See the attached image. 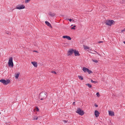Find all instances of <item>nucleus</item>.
<instances>
[{
  "label": "nucleus",
  "mask_w": 125,
  "mask_h": 125,
  "mask_svg": "<svg viewBox=\"0 0 125 125\" xmlns=\"http://www.w3.org/2000/svg\"><path fill=\"white\" fill-rule=\"evenodd\" d=\"M103 41H99L98 42V43H103Z\"/></svg>",
  "instance_id": "obj_31"
},
{
  "label": "nucleus",
  "mask_w": 125,
  "mask_h": 125,
  "mask_svg": "<svg viewBox=\"0 0 125 125\" xmlns=\"http://www.w3.org/2000/svg\"><path fill=\"white\" fill-rule=\"evenodd\" d=\"M114 21L113 20H108L106 21L105 23L106 25L110 26L114 24Z\"/></svg>",
  "instance_id": "obj_4"
},
{
  "label": "nucleus",
  "mask_w": 125,
  "mask_h": 125,
  "mask_svg": "<svg viewBox=\"0 0 125 125\" xmlns=\"http://www.w3.org/2000/svg\"><path fill=\"white\" fill-rule=\"evenodd\" d=\"M25 8V6L23 5H18L16 7V9L19 10Z\"/></svg>",
  "instance_id": "obj_6"
},
{
  "label": "nucleus",
  "mask_w": 125,
  "mask_h": 125,
  "mask_svg": "<svg viewBox=\"0 0 125 125\" xmlns=\"http://www.w3.org/2000/svg\"><path fill=\"white\" fill-rule=\"evenodd\" d=\"M47 96V93L44 91L41 92L39 94V97L41 100H44Z\"/></svg>",
  "instance_id": "obj_1"
},
{
  "label": "nucleus",
  "mask_w": 125,
  "mask_h": 125,
  "mask_svg": "<svg viewBox=\"0 0 125 125\" xmlns=\"http://www.w3.org/2000/svg\"><path fill=\"white\" fill-rule=\"evenodd\" d=\"M75 27H76V26L74 25L73 26V27H72L71 28V29H74L75 30Z\"/></svg>",
  "instance_id": "obj_27"
},
{
  "label": "nucleus",
  "mask_w": 125,
  "mask_h": 125,
  "mask_svg": "<svg viewBox=\"0 0 125 125\" xmlns=\"http://www.w3.org/2000/svg\"><path fill=\"white\" fill-rule=\"evenodd\" d=\"M74 54L75 55V56H79L80 55L78 52V51H76L75 50H74Z\"/></svg>",
  "instance_id": "obj_8"
},
{
  "label": "nucleus",
  "mask_w": 125,
  "mask_h": 125,
  "mask_svg": "<svg viewBox=\"0 0 125 125\" xmlns=\"http://www.w3.org/2000/svg\"><path fill=\"white\" fill-rule=\"evenodd\" d=\"M86 85L89 88H91L92 87V85L91 84L89 83L86 84Z\"/></svg>",
  "instance_id": "obj_19"
},
{
  "label": "nucleus",
  "mask_w": 125,
  "mask_h": 125,
  "mask_svg": "<svg viewBox=\"0 0 125 125\" xmlns=\"http://www.w3.org/2000/svg\"><path fill=\"white\" fill-rule=\"evenodd\" d=\"M83 71L85 72L87 71L88 70V69L86 68L85 67H83Z\"/></svg>",
  "instance_id": "obj_15"
},
{
  "label": "nucleus",
  "mask_w": 125,
  "mask_h": 125,
  "mask_svg": "<svg viewBox=\"0 0 125 125\" xmlns=\"http://www.w3.org/2000/svg\"><path fill=\"white\" fill-rule=\"evenodd\" d=\"M0 82L4 85H7L10 82V81L9 79H7L6 80L2 79L0 80Z\"/></svg>",
  "instance_id": "obj_2"
},
{
  "label": "nucleus",
  "mask_w": 125,
  "mask_h": 125,
  "mask_svg": "<svg viewBox=\"0 0 125 125\" xmlns=\"http://www.w3.org/2000/svg\"><path fill=\"white\" fill-rule=\"evenodd\" d=\"M14 9H10V10H11V11H10H10L12 12V11H13V10H14Z\"/></svg>",
  "instance_id": "obj_35"
},
{
  "label": "nucleus",
  "mask_w": 125,
  "mask_h": 125,
  "mask_svg": "<svg viewBox=\"0 0 125 125\" xmlns=\"http://www.w3.org/2000/svg\"><path fill=\"white\" fill-rule=\"evenodd\" d=\"M1 114V113L0 112V114Z\"/></svg>",
  "instance_id": "obj_42"
},
{
  "label": "nucleus",
  "mask_w": 125,
  "mask_h": 125,
  "mask_svg": "<svg viewBox=\"0 0 125 125\" xmlns=\"http://www.w3.org/2000/svg\"><path fill=\"white\" fill-rule=\"evenodd\" d=\"M74 50L73 49H70L68 52V55L70 56L74 52Z\"/></svg>",
  "instance_id": "obj_7"
},
{
  "label": "nucleus",
  "mask_w": 125,
  "mask_h": 125,
  "mask_svg": "<svg viewBox=\"0 0 125 125\" xmlns=\"http://www.w3.org/2000/svg\"><path fill=\"white\" fill-rule=\"evenodd\" d=\"M73 25H71V26H72Z\"/></svg>",
  "instance_id": "obj_41"
},
{
  "label": "nucleus",
  "mask_w": 125,
  "mask_h": 125,
  "mask_svg": "<svg viewBox=\"0 0 125 125\" xmlns=\"http://www.w3.org/2000/svg\"><path fill=\"white\" fill-rule=\"evenodd\" d=\"M7 34H9V33H7Z\"/></svg>",
  "instance_id": "obj_40"
},
{
  "label": "nucleus",
  "mask_w": 125,
  "mask_h": 125,
  "mask_svg": "<svg viewBox=\"0 0 125 125\" xmlns=\"http://www.w3.org/2000/svg\"><path fill=\"white\" fill-rule=\"evenodd\" d=\"M92 60L93 61V62H96V63L98 62V61L97 60H93V59H92Z\"/></svg>",
  "instance_id": "obj_21"
},
{
  "label": "nucleus",
  "mask_w": 125,
  "mask_h": 125,
  "mask_svg": "<svg viewBox=\"0 0 125 125\" xmlns=\"http://www.w3.org/2000/svg\"><path fill=\"white\" fill-rule=\"evenodd\" d=\"M96 95L98 97H99L100 96V95L99 94L98 92H97L96 93Z\"/></svg>",
  "instance_id": "obj_26"
},
{
  "label": "nucleus",
  "mask_w": 125,
  "mask_h": 125,
  "mask_svg": "<svg viewBox=\"0 0 125 125\" xmlns=\"http://www.w3.org/2000/svg\"><path fill=\"white\" fill-rule=\"evenodd\" d=\"M63 38H66L69 40H71V38L69 36H63Z\"/></svg>",
  "instance_id": "obj_10"
},
{
  "label": "nucleus",
  "mask_w": 125,
  "mask_h": 125,
  "mask_svg": "<svg viewBox=\"0 0 125 125\" xmlns=\"http://www.w3.org/2000/svg\"><path fill=\"white\" fill-rule=\"evenodd\" d=\"M120 3H125L124 0H122V1H121L120 2Z\"/></svg>",
  "instance_id": "obj_24"
},
{
  "label": "nucleus",
  "mask_w": 125,
  "mask_h": 125,
  "mask_svg": "<svg viewBox=\"0 0 125 125\" xmlns=\"http://www.w3.org/2000/svg\"><path fill=\"white\" fill-rule=\"evenodd\" d=\"M109 114L110 115L113 116L114 115V112L111 111H109Z\"/></svg>",
  "instance_id": "obj_12"
},
{
  "label": "nucleus",
  "mask_w": 125,
  "mask_h": 125,
  "mask_svg": "<svg viewBox=\"0 0 125 125\" xmlns=\"http://www.w3.org/2000/svg\"><path fill=\"white\" fill-rule=\"evenodd\" d=\"M8 64L9 66L12 67L13 66V58L12 57L10 58L8 62Z\"/></svg>",
  "instance_id": "obj_3"
},
{
  "label": "nucleus",
  "mask_w": 125,
  "mask_h": 125,
  "mask_svg": "<svg viewBox=\"0 0 125 125\" xmlns=\"http://www.w3.org/2000/svg\"><path fill=\"white\" fill-rule=\"evenodd\" d=\"M36 110L37 111H39V109L37 107H36Z\"/></svg>",
  "instance_id": "obj_29"
},
{
  "label": "nucleus",
  "mask_w": 125,
  "mask_h": 125,
  "mask_svg": "<svg viewBox=\"0 0 125 125\" xmlns=\"http://www.w3.org/2000/svg\"><path fill=\"white\" fill-rule=\"evenodd\" d=\"M91 82L92 83H94V84H95L98 83L97 81H93L92 79H91Z\"/></svg>",
  "instance_id": "obj_18"
},
{
  "label": "nucleus",
  "mask_w": 125,
  "mask_h": 125,
  "mask_svg": "<svg viewBox=\"0 0 125 125\" xmlns=\"http://www.w3.org/2000/svg\"><path fill=\"white\" fill-rule=\"evenodd\" d=\"M31 63L35 67H37V63L35 62H32Z\"/></svg>",
  "instance_id": "obj_14"
},
{
  "label": "nucleus",
  "mask_w": 125,
  "mask_h": 125,
  "mask_svg": "<svg viewBox=\"0 0 125 125\" xmlns=\"http://www.w3.org/2000/svg\"><path fill=\"white\" fill-rule=\"evenodd\" d=\"M66 19L67 20H69L70 21V22L71 21H72V19Z\"/></svg>",
  "instance_id": "obj_30"
},
{
  "label": "nucleus",
  "mask_w": 125,
  "mask_h": 125,
  "mask_svg": "<svg viewBox=\"0 0 125 125\" xmlns=\"http://www.w3.org/2000/svg\"><path fill=\"white\" fill-rule=\"evenodd\" d=\"M31 0H25V2L26 3H27L29 2Z\"/></svg>",
  "instance_id": "obj_23"
},
{
  "label": "nucleus",
  "mask_w": 125,
  "mask_h": 125,
  "mask_svg": "<svg viewBox=\"0 0 125 125\" xmlns=\"http://www.w3.org/2000/svg\"><path fill=\"white\" fill-rule=\"evenodd\" d=\"M124 42V43L125 44V41H124V42Z\"/></svg>",
  "instance_id": "obj_38"
},
{
  "label": "nucleus",
  "mask_w": 125,
  "mask_h": 125,
  "mask_svg": "<svg viewBox=\"0 0 125 125\" xmlns=\"http://www.w3.org/2000/svg\"><path fill=\"white\" fill-rule=\"evenodd\" d=\"M51 73H53L55 74H56V72L55 71H52Z\"/></svg>",
  "instance_id": "obj_28"
},
{
  "label": "nucleus",
  "mask_w": 125,
  "mask_h": 125,
  "mask_svg": "<svg viewBox=\"0 0 125 125\" xmlns=\"http://www.w3.org/2000/svg\"><path fill=\"white\" fill-rule=\"evenodd\" d=\"M99 114L100 113L98 111L96 110L95 111L94 115L96 117H98Z\"/></svg>",
  "instance_id": "obj_9"
},
{
  "label": "nucleus",
  "mask_w": 125,
  "mask_h": 125,
  "mask_svg": "<svg viewBox=\"0 0 125 125\" xmlns=\"http://www.w3.org/2000/svg\"><path fill=\"white\" fill-rule=\"evenodd\" d=\"M87 72H88V73L89 74L92 73V72L90 70H89L88 69V70H87Z\"/></svg>",
  "instance_id": "obj_20"
},
{
  "label": "nucleus",
  "mask_w": 125,
  "mask_h": 125,
  "mask_svg": "<svg viewBox=\"0 0 125 125\" xmlns=\"http://www.w3.org/2000/svg\"><path fill=\"white\" fill-rule=\"evenodd\" d=\"M38 119V117L37 116H35L33 118V120H36Z\"/></svg>",
  "instance_id": "obj_22"
},
{
  "label": "nucleus",
  "mask_w": 125,
  "mask_h": 125,
  "mask_svg": "<svg viewBox=\"0 0 125 125\" xmlns=\"http://www.w3.org/2000/svg\"><path fill=\"white\" fill-rule=\"evenodd\" d=\"M84 48L85 49H89V48L87 46H85L84 47Z\"/></svg>",
  "instance_id": "obj_25"
},
{
  "label": "nucleus",
  "mask_w": 125,
  "mask_h": 125,
  "mask_svg": "<svg viewBox=\"0 0 125 125\" xmlns=\"http://www.w3.org/2000/svg\"><path fill=\"white\" fill-rule=\"evenodd\" d=\"M125 30H122L121 31V32H122V33L124 32V31H125Z\"/></svg>",
  "instance_id": "obj_33"
},
{
  "label": "nucleus",
  "mask_w": 125,
  "mask_h": 125,
  "mask_svg": "<svg viewBox=\"0 0 125 125\" xmlns=\"http://www.w3.org/2000/svg\"><path fill=\"white\" fill-rule=\"evenodd\" d=\"M34 52H38L36 51H35V50H34L33 51Z\"/></svg>",
  "instance_id": "obj_37"
},
{
  "label": "nucleus",
  "mask_w": 125,
  "mask_h": 125,
  "mask_svg": "<svg viewBox=\"0 0 125 125\" xmlns=\"http://www.w3.org/2000/svg\"><path fill=\"white\" fill-rule=\"evenodd\" d=\"M63 121L64 122V123H66L67 122V121L66 120H64Z\"/></svg>",
  "instance_id": "obj_34"
},
{
  "label": "nucleus",
  "mask_w": 125,
  "mask_h": 125,
  "mask_svg": "<svg viewBox=\"0 0 125 125\" xmlns=\"http://www.w3.org/2000/svg\"><path fill=\"white\" fill-rule=\"evenodd\" d=\"M46 24L48 26L52 28V26L51 24L47 21H45Z\"/></svg>",
  "instance_id": "obj_11"
},
{
  "label": "nucleus",
  "mask_w": 125,
  "mask_h": 125,
  "mask_svg": "<svg viewBox=\"0 0 125 125\" xmlns=\"http://www.w3.org/2000/svg\"><path fill=\"white\" fill-rule=\"evenodd\" d=\"M73 105H75V102H73Z\"/></svg>",
  "instance_id": "obj_36"
},
{
  "label": "nucleus",
  "mask_w": 125,
  "mask_h": 125,
  "mask_svg": "<svg viewBox=\"0 0 125 125\" xmlns=\"http://www.w3.org/2000/svg\"><path fill=\"white\" fill-rule=\"evenodd\" d=\"M20 73L19 72L17 74H15V77L16 78L18 79L19 76V75L20 74Z\"/></svg>",
  "instance_id": "obj_16"
},
{
  "label": "nucleus",
  "mask_w": 125,
  "mask_h": 125,
  "mask_svg": "<svg viewBox=\"0 0 125 125\" xmlns=\"http://www.w3.org/2000/svg\"><path fill=\"white\" fill-rule=\"evenodd\" d=\"M76 112L79 115H83L84 113V112L83 110H82L80 108H78Z\"/></svg>",
  "instance_id": "obj_5"
},
{
  "label": "nucleus",
  "mask_w": 125,
  "mask_h": 125,
  "mask_svg": "<svg viewBox=\"0 0 125 125\" xmlns=\"http://www.w3.org/2000/svg\"><path fill=\"white\" fill-rule=\"evenodd\" d=\"M78 77L81 80H83V77L79 75L78 76Z\"/></svg>",
  "instance_id": "obj_17"
},
{
  "label": "nucleus",
  "mask_w": 125,
  "mask_h": 125,
  "mask_svg": "<svg viewBox=\"0 0 125 125\" xmlns=\"http://www.w3.org/2000/svg\"><path fill=\"white\" fill-rule=\"evenodd\" d=\"M48 14L51 16L53 17L55 15V14L54 13H52L51 12H50Z\"/></svg>",
  "instance_id": "obj_13"
},
{
  "label": "nucleus",
  "mask_w": 125,
  "mask_h": 125,
  "mask_svg": "<svg viewBox=\"0 0 125 125\" xmlns=\"http://www.w3.org/2000/svg\"><path fill=\"white\" fill-rule=\"evenodd\" d=\"M94 106H95L96 107H98V105H97L96 104H95Z\"/></svg>",
  "instance_id": "obj_32"
},
{
  "label": "nucleus",
  "mask_w": 125,
  "mask_h": 125,
  "mask_svg": "<svg viewBox=\"0 0 125 125\" xmlns=\"http://www.w3.org/2000/svg\"><path fill=\"white\" fill-rule=\"evenodd\" d=\"M95 52H96L97 53V54H98V52H96V51H95Z\"/></svg>",
  "instance_id": "obj_39"
}]
</instances>
